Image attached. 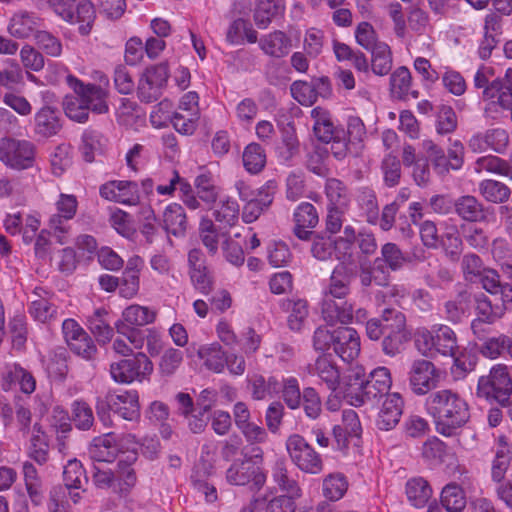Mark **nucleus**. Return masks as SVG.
Masks as SVG:
<instances>
[{"label":"nucleus","instance_id":"4d7b16f0","mask_svg":"<svg viewBox=\"0 0 512 512\" xmlns=\"http://www.w3.org/2000/svg\"><path fill=\"white\" fill-rule=\"evenodd\" d=\"M292 97L303 106H312L316 102V94L312 80L310 82L297 80L290 86Z\"/></svg>","mask_w":512,"mask_h":512},{"label":"nucleus","instance_id":"aec40b11","mask_svg":"<svg viewBox=\"0 0 512 512\" xmlns=\"http://www.w3.org/2000/svg\"><path fill=\"white\" fill-rule=\"evenodd\" d=\"M308 371L311 375L317 376L332 392L336 391L341 383L338 367L326 356H319L315 363L308 367Z\"/></svg>","mask_w":512,"mask_h":512},{"label":"nucleus","instance_id":"c756f323","mask_svg":"<svg viewBox=\"0 0 512 512\" xmlns=\"http://www.w3.org/2000/svg\"><path fill=\"white\" fill-rule=\"evenodd\" d=\"M272 479L279 490L285 493L284 495L298 498L302 496L301 487L287 469L284 461H277L275 463L272 470Z\"/></svg>","mask_w":512,"mask_h":512},{"label":"nucleus","instance_id":"a18cd8bd","mask_svg":"<svg viewBox=\"0 0 512 512\" xmlns=\"http://www.w3.org/2000/svg\"><path fill=\"white\" fill-rule=\"evenodd\" d=\"M107 314L104 309H97L88 319L89 329L100 343H107L113 336V328L104 320L103 316Z\"/></svg>","mask_w":512,"mask_h":512},{"label":"nucleus","instance_id":"4be33fe9","mask_svg":"<svg viewBox=\"0 0 512 512\" xmlns=\"http://www.w3.org/2000/svg\"><path fill=\"white\" fill-rule=\"evenodd\" d=\"M188 221L184 208L178 203L166 206L162 214V227L176 237L183 236L187 230Z\"/></svg>","mask_w":512,"mask_h":512},{"label":"nucleus","instance_id":"f03ea898","mask_svg":"<svg viewBox=\"0 0 512 512\" xmlns=\"http://www.w3.org/2000/svg\"><path fill=\"white\" fill-rule=\"evenodd\" d=\"M353 272L341 264L332 272L329 283L323 292L321 313L329 325L348 324L353 319V306L345 298L350 294Z\"/></svg>","mask_w":512,"mask_h":512},{"label":"nucleus","instance_id":"f257e3e1","mask_svg":"<svg viewBox=\"0 0 512 512\" xmlns=\"http://www.w3.org/2000/svg\"><path fill=\"white\" fill-rule=\"evenodd\" d=\"M425 405L434 419L437 432L444 436L453 435L470 417L467 402L451 389L430 393Z\"/></svg>","mask_w":512,"mask_h":512},{"label":"nucleus","instance_id":"72a5a7b5","mask_svg":"<svg viewBox=\"0 0 512 512\" xmlns=\"http://www.w3.org/2000/svg\"><path fill=\"white\" fill-rule=\"evenodd\" d=\"M439 246L444 250L446 257L457 262L463 250V241L456 226L451 225L445 229L439 240Z\"/></svg>","mask_w":512,"mask_h":512},{"label":"nucleus","instance_id":"e2e57ef3","mask_svg":"<svg viewBox=\"0 0 512 512\" xmlns=\"http://www.w3.org/2000/svg\"><path fill=\"white\" fill-rule=\"evenodd\" d=\"M51 169L55 176H61L72 164L70 149L67 145L57 146L51 155Z\"/></svg>","mask_w":512,"mask_h":512},{"label":"nucleus","instance_id":"09e8293b","mask_svg":"<svg viewBox=\"0 0 512 512\" xmlns=\"http://www.w3.org/2000/svg\"><path fill=\"white\" fill-rule=\"evenodd\" d=\"M325 193L329 200V207H346L348 203L347 188L340 180L335 178L327 179Z\"/></svg>","mask_w":512,"mask_h":512},{"label":"nucleus","instance_id":"c9c22d12","mask_svg":"<svg viewBox=\"0 0 512 512\" xmlns=\"http://www.w3.org/2000/svg\"><path fill=\"white\" fill-rule=\"evenodd\" d=\"M239 211L238 203L227 197L215 205L213 209V216L216 222L220 223L224 227H232L238 222Z\"/></svg>","mask_w":512,"mask_h":512},{"label":"nucleus","instance_id":"5fc2aeb1","mask_svg":"<svg viewBox=\"0 0 512 512\" xmlns=\"http://www.w3.org/2000/svg\"><path fill=\"white\" fill-rule=\"evenodd\" d=\"M436 132L439 135L450 134L457 128V116L450 106L439 107L435 121Z\"/></svg>","mask_w":512,"mask_h":512},{"label":"nucleus","instance_id":"20e7f679","mask_svg":"<svg viewBox=\"0 0 512 512\" xmlns=\"http://www.w3.org/2000/svg\"><path fill=\"white\" fill-rule=\"evenodd\" d=\"M476 395L490 403L506 406L512 395V378L508 366L495 364L488 374L479 377Z\"/></svg>","mask_w":512,"mask_h":512},{"label":"nucleus","instance_id":"8fccbe9b","mask_svg":"<svg viewBox=\"0 0 512 512\" xmlns=\"http://www.w3.org/2000/svg\"><path fill=\"white\" fill-rule=\"evenodd\" d=\"M464 279L469 282H478V278L488 269L481 258L474 253H467L461 261Z\"/></svg>","mask_w":512,"mask_h":512},{"label":"nucleus","instance_id":"6e6d98bb","mask_svg":"<svg viewBox=\"0 0 512 512\" xmlns=\"http://www.w3.org/2000/svg\"><path fill=\"white\" fill-rule=\"evenodd\" d=\"M278 10L279 6L274 0H257L254 12L255 24L261 29L266 28Z\"/></svg>","mask_w":512,"mask_h":512},{"label":"nucleus","instance_id":"412c9836","mask_svg":"<svg viewBox=\"0 0 512 512\" xmlns=\"http://www.w3.org/2000/svg\"><path fill=\"white\" fill-rule=\"evenodd\" d=\"M28 456L39 465L49 460V437L39 422H35L29 433Z\"/></svg>","mask_w":512,"mask_h":512},{"label":"nucleus","instance_id":"58836bf2","mask_svg":"<svg viewBox=\"0 0 512 512\" xmlns=\"http://www.w3.org/2000/svg\"><path fill=\"white\" fill-rule=\"evenodd\" d=\"M441 503L448 512H461L466 507V497L462 488L450 483L442 489Z\"/></svg>","mask_w":512,"mask_h":512},{"label":"nucleus","instance_id":"13d9d810","mask_svg":"<svg viewBox=\"0 0 512 512\" xmlns=\"http://www.w3.org/2000/svg\"><path fill=\"white\" fill-rule=\"evenodd\" d=\"M347 481L341 474L329 475L323 482V492L326 498L336 501L347 491Z\"/></svg>","mask_w":512,"mask_h":512},{"label":"nucleus","instance_id":"3c124183","mask_svg":"<svg viewBox=\"0 0 512 512\" xmlns=\"http://www.w3.org/2000/svg\"><path fill=\"white\" fill-rule=\"evenodd\" d=\"M422 148L426 153L428 160L439 173L448 172L449 160L444 150L433 140L426 139L422 142Z\"/></svg>","mask_w":512,"mask_h":512},{"label":"nucleus","instance_id":"bb28decb","mask_svg":"<svg viewBox=\"0 0 512 512\" xmlns=\"http://www.w3.org/2000/svg\"><path fill=\"white\" fill-rule=\"evenodd\" d=\"M311 117L314 120V134L321 142L329 144L338 135V131H344L334 126L329 112L321 107L314 108Z\"/></svg>","mask_w":512,"mask_h":512},{"label":"nucleus","instance_id":"dca6fc26","mask_svg":"<svg viewBox=\"0 0 512 512\" xmlns=\"http://www.w3.org/2000/svg\"><path fill=\"white\" fill-rule=\"evenodd\" d=\"M62 129V123L57 110L44 106L34 116V133L40 138H50Z\"/></svg>","mask_w":512,"mask_h":512},{"label":"nucleus","instance_id":"9b49d317","mask_svg":"<svg viewBox=\"0 0 512 512\" xmlns=\"http://www.w3.org/2000/svg\"><path fill=\"white\" fill-rule=\"evenodd\" d=\"M67 83L73 88L75 94L82 96L85 100L87 108L97 114L108 112L107 92L100 86L94 84L84 85L72 75L67 76Z\"/></svg>","mask_w":512,"mask_h":512},{"label":"nucleus","instance_id":"4468645a","mask_svg":"<svg viewBox=\"0 0 512 512\" xmlns=\"http://www.w3.org/2000/svg\"><path fill=\"white\" fill-rule=\"evenodd\" d=\"M334 352L345 362L353 361L360 354V338L350 327L336 328Z\"/></svg>","mask_w":512,"mask_h":512},{"label":"nucleus","instance_id":"79ce46f5","mask_svg":"<svg viewBox=\"0 0 512 512\" xmlns=\"http://www.w3.org/2000/svg\"><path fill=\"white\" fill-rule=\"evenodd\" d=\"M63 480L68 489H80L83 483L88 482L82 463L76 458L68 460L63 470Z\"/></svg>","mask_w":512,"mask_h":512},{"label":"nucleus","instance_id":"6e6552de","mask_svg":"<svg viewBox=\"0 0 512 512\" xmlns=\"http://www.w3.org/2000/svg\"><path fill=\"white\" fill-rule=\"evenodd\" d=\"M168 78L169 69L166 62L146 68L137 88L140 101L145 103L157 101L162 95V90Z\"/></svg>","mask_w":512,"mask_h":512},{"label":"nucleus","instance_id":"864d4df0","mask_svg":"<svg viewBox=\"0 0 512 512\" xmlns=\"http://www.w3.org/2000/svg\"><path fill=\"white\" fill-rule=\"evenodd\" d=\"M198 354L204 360V364L208 369L216 373L223 371L226 356L219 345L215 344L210 347L201 348Z\"/></svg>","mask_w":512,"mask_h":512},{"label":"nucleus","instance_id":"338daca9","mask_svg":"<svg viewBox=\"0 0 512 512\" xmlns=\"http://www.w3.org/2000/svg\"><path fill=\"white\" fill-rule=\"evenodd\" d=\"M295 224L302 227L314 228L319 221L316 208L311 203L300 204L294 213Z\"/></svg>","mask_w":512,"mask_h":512},{"label":"nucleus","instance_id":"a19ab883","mask_svg":"<svg viewBox=\"0 0 512 512\" xmlns=\"http://www.w3.org/2000/svg\"><path fill=\"white\" fill-rule=\"evenodd\" d=\"M242 160L245 169L249 173L257 174L265 167V151L259 144L251 143L245 148Z\"/></svg>","mask_w":512,"mask_h":512},{"label":"nucleus","instance_id":"cd10ccee","mask_svg":"<svg viewBox=\"0 0 512 512\" xmlns=\"http://www.w3.org/2000/svg\"><path fill=\"white\" fill-rule=\"evenodd\" d=\"M274 192L270 186L262 188L257 198L247 200L242 209V220L245 223H253L272 204Z\"/></svg>","mask_w":512,"mask_h":512},{"label":"nucleus","instance_id":"f704fd0d","mask_svg":"<svg viewBox=\"0 0 512 512\" xmlns=\"http://www.w3.org/2000/svg\"><path fill=\"white\" fill-rule=\"evenodd\" d=\"M479 192L488 202L503 204L508 201L511 189L502 182L486 179L479 183Z\"/></svg>","mask_w":512,"mask_h":512},{"label":"nucleus","instance_id":"ddd939ff","mask_svg":"<svg viewBox=\"0 0 512 512\" xmlns=\"http://www.w3.org/2000/svg\"><path fill=\"white\" fill-rule=\"evenodd\" d=\"M106 404L125 420L135 421L140 417V405L136 391L109 393L106 396Z\"/></svg>","mask_w":512,"mask_h":512},{"label":"nucleus","instance_id":"0eeeda50","mask_svg":"<svg viewBox=\"0 0 512 512\" xmlns=\"http://www.w3.org/2000/svg\"><path fill=\"white\" fill-rule=\"evenodd\" d=\"M153 371V364L146 354L139 352L132 358L112 363L110 373L118 383L142 382Z\"/></svg>","mask_w":512,"mask_h":512},{"label":"nucleus","instance_id":"0e129e2a","mask_svg":"<svg viewBox=\"0 0 512 512\" xmlns=\"http://www.w3.org/2000/svg\"><path fill=\"white\" fill-rule=\"evenodd\" d=\"M199 234L203 245L211 254H215L218 250V232L212 220L208 218L201 220Z\"/></svg>","mask_w":512,"mask_h":512},{"label":"nucleus","instance_id":"37998d69","mask_svg":"<svg viewBox=\"0 0 512 512\" xmlns=\"http://www.w3.org/2000/svg\"><path fill=\"white\" fill-rule=\"evenodd\" d=\"M371 66L375 74L383 76L392 68V55L390 47L386 43H379L371 50Z\"/></svg>","mask_w":512,"mask_h":512},{"label":"nucleus","instance_id":"7ed1b4c3","mask_svg":"<svg viewBox=\"0 0 512 512\" xmlns=\"http://www.w3.org/2000/svg\"><path fill=\"white\" fill-rule=\"evenodd\" d=\"M409 257L393 243L382 245L380 255L373 261L360 264L359 279L363 287L372 285L387 287L391 281V272L401 270Z\"/></svg>","mask_w":512,"mask_h":512},{"label":"nucleus","instance_id":"4c0bfd02","mask_svg":"<svg viewBox=\"0 0 512 512\" xmlns=\"http://www.w3.org/2000/svg\"><path fill=\"white\" fill-rule=\"evenodd\" d=\"M406 494L412 505L423 507L431 497L432 489L425 479L413 478L406 484Z\"/></svg>","mask_w":512,"mask_h":512},{"label":"nucleus","instance_id":"bf43d9fd","mask_svg":"<svg viewBox=\"0 0 512 512\" xmlns=\"http://www.w3.org/2000/svg\"><path fill=\"white\" fill-rule=\"evenodd\" d=\"M195 187L197 190V196L200 200L209 205L216 202L219 196V190L213 184L210 176L206 174L197 176L195 179Z\"/></svg>","mask_w":512,"mask_h":512},{"label":"nucleus","instance_id":"1a4fd4ad","mask_svg":"<svg viewBox=\"0 0 512 512\" xmlns=\"http://www.w3.org/2000/svg\"><path fill=\"white\" fill-rule=\"evenodd\" d=\"M408 380L414 394L425 395L437 386L439 372L431 361L417 359L411 364Z\"/></svg>","mask_w":512,"mask_h":512},{"label":"nucleus","instance_id":"5701e85b","mask_svg":"<svg viewBox=\"0 0 512 512\" xmlns=\"http://www.w3.org/2000/svg\"><path fill=\"white\" fill-rule=\"evenodd\" d=\"M259 46L266 55L282 58L290 52L292 40L283 31L276 30L263 36L259 41Z\"/></svg>","mask_w":512,"mask_h":512},{"label":"nucleus","instance_id":"f8f14e48","mask_svg":"<svg viewBox=\"0 0 512 512\" xmlns=\"http://www.w3.org/2000/svg\"><path fill=\"white\" fill-rule=\"evenodd\" d=\"M392 385L391 374L388 368L378 367L372 370L363 386L360 394L359 403L373 402L379 397L389 395Z\"/></svg>","mask_w":512,"mask_h":512},{"label":"nucleus","instance_id":"a878e982","mask_svg":"<svg viewBox=\"0 0 512 512\" xmlns=\"http://www.w3.org/2000/svg\"><path fill=\"white\" fill-rule=\"evenodd\" d=\"M456 214L465 221L480 222L486 219L483 204L472 195H464L454 202Z\"/></svg>","mask_w":512,"mask_h":512},{"label":"nucleus","instance_id":"7c9ffc66","mask_svg":"<svg viewBox=\"0 0 512 512\" xmlns=\"http://www.w3.org/2000/svg\"><path fill=\"white\" fill-rule=\"evenodd\" d=\"M212 465L203 462L195 467L191 476L194 489L204 495L206 502L213 503L217 500V490L213 484L207 481V477L212 473Z\"/></svg>","mask_w":512,"mask_h":512},{"label":"nucleus","instance_id":"49530a36","mask_svg":"<svg viewBox=\"0 0 512 512\" xmlns=\"http://www.w3.org/2000/svg\"><path fill=\"white\" fill-rule=\"evenodd\" d=\"M63 109L70 119L77 122H85L88 119L89 110L82 96L68 95L63 100Z\"/></svg>","mask_w":512,"mask_h":512},{"label":"nucleus","instance_id":"69168bd1","mask_svg":"<svg viewBox=\"0 0 512 512\" xmlns=\"http://www.w3.org/2000/svg\"><path fill=\"white\" fill-rule=\"evenodd\" d=\"M384 182L388 187H394L401 177V165L396 156L387 155L381 165Z\"/></svg>","mask_w":512,"mask_h":512},{"label":"nucleus","instance_id":"c03bdc74","mask_svg":"<svg viewBox=\"0 0 512 512\" xmlns=\"http://www.w3.org/2000/svg\"><path fill=\"white\" fill-rule=\"evenodd\" d=\"M365 370L362 366L356 365L351 367L343 378V384L346 386L347 395L355 397L359 402L360 394H362L363 386L366 382Z\"/></svg>","mask_w":512,"mask_h":512},{"label":"nucleus","instance_id":"f3484780","mask_svg":"<svg viewBox=\"0 0 512 512\" xmlns=\"http://www.w3.org/2000/svg\"><path fill=\"white\" fill-rule=\"evenodd\" d=\"M42 20L35 13L21 10L16 12L10 19L8 32L18 39H25L36 34L41 26Z\"/></svg>","mask_w":512,"mask_h":512},{"label":"nucleus","instance_id":"393cba45","mask_svg":"<svg viewBox=\"0 0 512 512\" xmlns=\"http://www.w3.org/2000/svg\"><path fill=\"white\" fill-rule=\"evenodd\" d=\"M3 380V388L5 390H10L12 386L18 385L23 393L31 394L36 388L34 376L18 364H12L7 367Z\"/></svg>","mask_w":512,"mask_h":512},{"label":"nucleus","instance_id":"052dcab7","mask_svg":"<svg viewBox=\"0 0 512 512\" xmlns=\"http://www.w3.org/2000/svg\"><path fill=\"white\" fill-rule=\"evenodd\" d=\"M382 325L388 332H405L406 331V317L405 315L394 308H386L383 310L380 318Z\"/></svg>","mask_w":512,"mask_h":512},{"label":"nucleus","instance_id":"473e14b6","mask_svg":"<svg viewBox=\"0 0 512 512\" xmlns=\"http://www.w3.org/2000/svg\"><path fill=\"white\" fill-rule=\"evenodd\" d=\"M411 74L406 67H399L390 77V89L394 97L405 99L409 95L418 97V92L411 90Z\"/></svg>","mask_w":512,"mask_h":512},{"label":"nucleus","instance_id":"2f4dec72","mask_svg":"<svg viewBox=\"0 0 512 512\" xmlns=\"http://www.w3.org/2000/svg\"><path fill=\"white\" fill-rule=\"evenodd\" d=\"M282 308L288 315V327L292 331H300L308 316V305L303 299H287L282 303Z\"/></svg>","mask_w":512,"mask_h":512},{"label":"nucleus","instance_id":"39448f33","mask_svg":"<svg viewBox=\"0 0 512 512\" xmlns=\"http://www.w3.org/2000/svg\"><path fill=\"white\" fill-rule=\"evenodd\" d=\"M35 145L28 140L4 137L0 139V162L14 170L29 169L34 165Z\"/></svg>","mask_w":512,"mask_h":512},{"label":"nucleus","instance_id":"c85d7f7f","mask_svg":"<svg viewBox=\"0 0 512 512\" xmlns=\"http://www.w3.org/2000/svg\"><path fill=\"white\" fill-rule=\"evenodd\" d=\"M117 452V440L111 433L95 438L89 448L90 457L97 462H111Z\"/></svg>","mask_w":512,"mask_h":512},{"label":"nucleus","instance_id":"774afa93","mask_svg":"<svg viewBox=\"0 0 512 512\" xmlns=\"http://www.w3.org/2000/svg\"><path fill=\"white\" fill-rule=\"evenodd\" d=\"M73 421L80 430H88L92 427L94 416L87 403L80 401L73 403Z\"/></svg>","mask_w":512,"mask_h":512},{"label":"nucleus","instance_id":"2eb2a0df","mask_svg":"<svg viewBox=\"0 0 512 512\" xmlns=\"http://www.w3.org/2000/svg\"><path fill=\"white\" fill-rule=\"evenodd\" d=\"M403 406L404 402L399 393L387 395L378 413L377 427L383 431L392 430L399 423Z\"/></svg>","mask_w":512,"mask_h":512},{"label":"nucleus","instance_id":"9d476101","mask_svg":"<svg viewBox=\"0 0 512 512\" xmlns=\"http://www.w3.org/2000/svg\"><path fill=\"white\" fill-rule=\"evenodd\" d=\"M226 480L231 485H246L253 482L260 489L266 482V474L260 466L252 465L243 459L234 461L226 471Z\"/></svg>","mask_w":512,"mask_h":512},{"label":"nucleus","instance_id":"6ab92c4d","mask_svg":"<svg viewBox=\"0 0 512 512\" xmlns=\"http://www.w3.org/2000/svg\"><path fill=\"white\" fill-rule=\"evenodd\" d=\"M505 310L506 307L503 302L499 301L498 297L487 296L482 293L476 297L478 319L472 323V326L475 328L477 322L492 324L504 315Z\"/></svg>","mask_w":512,"mask_h":512},{"label":"nucleus","instance_id":"de8ad7c7","mask_svg":"<svg viewBox=\"0 0 512 512\" xmlns=\"http://www.w3.org/2000/svg\"><path fill=\"white\" fill-rule=\"evenodd\" d=\"M338 243L330 236L314 235L311 244L312 256L319 261H326L336 252Z\"/></svg>","mask_w":512,"mask_h":512},{"label":"nucleus","instance_id":"680f3d73","mask_svg":"<svg viewBox=\"0 0 512 512\" xmlns=\"http://www.w3.org/2000/svg\"><path fill=\"white\" fill-rule=\"evenodd\" d=\"M198 119L199 112L197 111L189 113L176 111L171 118V122L176 131L184 135H190L196 129Z\"/></svg>","mask_w":512,"mask_h":512},{"label":"nucleus","instance_id":"603ef678","mask_svg":"<svg viewBox=\"0 0 512 512\" xmlns=\"http://www.w3.org/2000/svg\"><path fill=\"white\" fill-rule=\"evenodd\" d=\"M96 18L94 6L89 1L81 2L74 11V21L79 24V33L88 35Z\"/></svg>","mask_w":512,"mask_h":512},{"label":"nucleus","instance_id":"b1692460","mask_svg":"<svg viewBox=\"0 0 512 512\" xmlns=\"http://www.w3.org/2000/svg\"><path fill=\"white\" fill-rule=\"evenodd\" d=\"M77 205V199L74 195L60 194L59 200L56 203L58 213L50 218V227L60 233H66L68 227L65 225V222L75 216Z\"/></svg>","mask_w":512,"mask_h":512},{"label":"nucleus","instance_id":"ea45409f","mask_svg":"<svg viewBox=\"0 0 512 512\" xmlns=\"http://www.w3.org/2000/svg\"><path fill=\"white\" fill-rule=\"evenodd\" d=\"M29 312L35 320L46 323L56 316L57 307L35 290Z\"/></svg>","mask_w":512,"mask_h":512},{"label":"nucleus","instance_id":"a211bd4d","mask_svg":"<svg viewBox=\"0 0 512 512\" xmlns=\"http://www.w3.org/2000/svg\"><path fill=\"white\" fill-rule=\"evenodd\" d=\"M425 342H431V346L443 356L455 357L458 352L457 339L454 331L445 325H440L432 334L423 335Z\"/></svg>","mask_w":512,"mask_h":512},{"label":"nucleus","instance_id":"e433bc0d","mask_svg":"<svg viewBox=\"0 0 512 512\" xmlns=\"http://www.w3.org/2000/svg\"><path fill=\"white\" fill-rule=\"evenodd\" d=\"M155 317L156 313L148 307L135 304L125 308L122 313V319L117 322L127 323L131 327H140L152 323Z\"/></svg>","mask_w":512,"mask_h":512},{"label":"nucleus","instance_id":"423d86ee","mask_svg":"<svg viewBox=\"0 0 512 512\" xmlns=\"http://www.w3.org/2000/svg\"><path fill=\"white\" fill-rule=\"evenodd\" d=\"M286 448L292 462L303 472L319 474L323 470L321 456L310 444L298 434H293L286 441Z\"/></svg>","mask_w":512,"mask_h":512}]
</instances>
